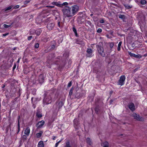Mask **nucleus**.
Wrapping results in <instances>:
<instances>
[{"label": "nucleus", "mask_w": 147, "mask_h": 147, "mask_svg": "<svg viewBox=\"0 0 147 147\" xmlns=\"http://www.w3.org/2000/svg\"><path fill=\"white\" fill-rule=\"evenodd\" d=\"M79 8L77 5H74L71 7L65 6L62 10L63 15L65 17H72L78 11Z\"/></svg>", "instance_id": "obj_1"}, {"label": "nucleus", "mask_w": 147, "mask_h": 147, "mask_svg": "<svg viewBox=\"0 0 147 147\" xmlns=\"http://www.w3.org/2000/svg\"><path fill=\"white\" fill-rule=\"evenodd\" d=\"M53 95V94H51V95H46L45 94L44 95V98L43 99V104L44 105L49 104L51 102L52 97Z\"/></svg>", "instance_id": "obj_2"}, {"label": "nucleus", "mask_w": 147, "mask_h": 147, "mask_svg": "<svg viewBox=\"0 0 147 147\" xmlns=\"http://www.w3.org/2000/svg\"><path fill=\"white\" fill-rule=\"evenodd\" d=\"M125 76H121L118 82V85L122 86L124 84V81L125 79Z\"/></svg>", "instance_id": "obj_3"}, {"label": "nucleus", "mask_w": 147, "mask_h": 147, "mask_svg": "<svg viewBox=\"0 0 147 147\" xmlns=\"http://www.w3.org/2000/svg\"><path fill=\"white\" fill-rule=\"evenodd\" d=\"M132 116L134 118L138 121H142V117H140L139 115L135 113H133L132 114Z\"/></svg>", "instance_id": "obj_4"}, {"label": "nucleus", "mask_w": 147, "mask_h": 147, "mask_svg": "<svg viewBox=\"0 0 147 147\" xmlns=\"http://www.w3.org/2000/svg\"><path fill=\"white\" fill-rule=\"evenodd\" d=\"M30 131V129L28 127L27 128L24 130V134L25 135H24L23 136V138L24 139H26L27 136H29Z\"/></svg>", "instance_id": "obj_5"}, {"label": "nucleus", "mask_w": 147, "mask_h": 147, "mask_svg": "<svg viewBox=\"0 0 147 147\" xmlns=\"http://www.w3.org/2000/svg\"><path fill=\"white\" fill-rule=\"evenodd\" d=\"M97 50L99 53L103 57L105 56V53L103 52V49L102 47L98 46Z\"/></svg>", "instance_id": "obj_6"}, {"label": "nucleus", "mask_w": 147, "mask_h": 147, "mask_svg": "<svg viewBox=\"0 0 147 147\" xmlns=\"http://www.w3.org/2000/svg\"><path fill=\"white\" fill-rule=\"evenodd\" d=\"M7 24H1L0 27L1 28H7L10 27L12 24L13 23H9L8 22L7 23Z\"/></svg>", "instance_id": "obj_7"}, {"label": "nucleus", "mask_w": 147, "mask_h": 147, "mask_svg": "<svg viewBox=\"0 0 147 147\" xmlns=\"http://www.w3.org/2000/svg\"><path fill=\"white\" fill-rule=\"evenodd\" d=\"M86 52L87 53L86 55L88 57H91L93 52V51L90 49H88Z\"/></svg>", "instance_id": "obj_8"}, {"label": "nucleus", "mask_w": 147, "mask_h": 147, "mask_svg": "<svg viewBox=\"0 0 147 147\" xmlns=\"http://www.w3.org/2000/svg\"><path fill=\"white\" fill-rule=\"evenodd\" d=\"M54 26V24L52 22H49L47 25V28L49 30H51Z\"/></svg>", "instance_id": "obj_9"}, {"label": "nucleus", "mask_w": 147, "mask_h": 147, "mask_svg": "<svg viewBox=\"0 0 147 147\" xmlns=\"http://www.w3.org/2000/svg\"><path fill=\"white\" fill-rule=\"evenodd\" d=\"M129 108L132 111H134L135 110V105L134 103H131L128 105Z\"/></svg>", "instance_id": "obj_10"}, {"label": "nucleus", "mask_w": 147, "mask_h": 147, "mask_svg": "<svg viewBox=\"0 0 147 147\" xmlns=\"http://www.w3.org/2000/svg\"><path fill=\"white\" fill-rule=\"evenodd\" d=\"M45 123V121H41L38 122L37 125V126L38 128H40L42 127V126Z\"/></svg>", "instance_id": "obj_11"}, {"label": "nucleus", "mask_w": 147, "mask_h": 147, "mask_svg": "<svg viewBox=\"0 0 147 147\" xmlns=\"http://www.w3.org/2000/svg\"><path fill=\"white\" fill-rule=\"evenodd\" d=\"M56 105L57 106V109H59L63 106V103L61 102H57L56 103Z\"/></svg>", "instance_id": "obj_12"}, {"label": "nucleus", "mask_w": 147, "mask_h": 147, "mask_svg": "<svg viewBox=\"0 0 147 147\" xmlns=\"http://www.w3.org/2000/svg\"><path fill=\"white\" fill-rule=\"evenodd\" d=\"M53 14L55 16L56 15V16H55V19H57L59 17V12L57 11H56V10L54 11V12H53Z\"/></svg>", "instance_id": "obj_13"}, {"label": "nucleus", "mask_w": 147, "mask_h": 147, "mask_svg": "<svg viewBox=\"0 0 147 147\" xmlns=\"http://www.w3.org/2000/svg\"><path fill=\"white\" fill-rule=\"evenodd\" d=\"M103 147H109V143L107 142L103 143L102 144Z\"/></svg>", "instance_id": "obj_14"}, {"label": "nucleus", "mask_w": 147, "mask_h": 147, "mask_svg": "<svg viewBox=\"0 0 147 147\" xmlns=\"http://www.w3.org/2000/svg\"><path fill=\"white\" fill-rule=\"evenodd\" d=\"M43 81V78L42 75H40L39 78L38 82L40 83H42Z\"/></svg>", "instance_id": "obj_15"}, {"label": "nucleus", "mask_w": 147, "mask_h": 147, "mask_svg": "<svg viewBox=\"0 0 147 147\" xmlns=\"http://www.w3.org/2000/svg\"><path fill=\"white\" fill-rule=\"evenodd\" d=\"M38 147H44V143L42 141H40L38 142Z\"/></svg>", "instance_id": "obj_16"}, {"label": "nucleus", "mask_w": 147, "mask_h": 147, "mask_svg": "<svg viewBox=\"0 0 147 147\" xmlns=\"http://www.w3.org/2000/svg\"><path fill=\"white\" fill-rule=\"evenodd\" d=\"M129 54L131 57H135L138 58L139 57L138 55H136L134 53H131V52L129 53Z\"/></svg>", "instance_id": "obj_17"}, {"label": "nucleus", "mask_w": 147, "mask_h": 147, "mask_svg": "<svg viewBox=\"0 0 147 147\" xmlns=\"http://www.w3.org/2000/svg\"><path fill=\"white\" fill-rule=\"evenodd\" d=\"M42 133V132L41 131H40L38 133H37L36 134V137L37 138H40L41 136Z\"/></svg>", "instance_id": "obj_18"}, {"label": "nucleus", "mask_w": 147, "mask_h": 147, "mask_svg": "<svg viewBox=\"0 0 147 147\" xmlns=\"http://www.w3.org/2000/svg\"><path fill=\"white\" fill-rule=\"evenodd\" d=\"M86 141L87 143L89 145H91L92 143L90 139L89 138H87L86 139Z\"/></svg>", "instance_id": "obj_19"}, {"label": "nucleus", "mask_w": 147, "mask_h": 147, "mask_svg": "<svg viewBox=\"0 0 147 147\" xmlns=\"http://www.w3.org/2000/svg\"><path fill=\"white\" fill-rule=\"evenodd\" d=\"M73 32H74L75 35L76 36H77L78 35V34L76 29L74 27H73Z\"/></svg>", "instance_id": "obj_20"}, {"label": "nucleus", "mask_w": 147, "mask_h": 147, "mask_svg": "<svg viewBox=\"0 0 147 147\" xmlns=\"http://www.w3.org/2000/svg\"><path fill=\"white\" fill-rule=\"evenodd\" d=\"M119 17L121 19H122L123 20L125 18V16L124 15L120 14L119 15Z\"/></svg>", "instance_id": "obj_21"}, {"label": "nucleus", "mask_w": 147, "mask_h": 147, "mask_svg": "<svg viewBox=\"0 0 147 147\" xmlns=\"http://www.w3.org/2000/svg\"><path fill=\"white\" fill-rule=\"evenodd\" d=\"M140 3L144 5L146 3V1L145 0H141Z\"/></svg>", "instance_id": "obj_22"}, {"label": "nucleus", "mask_w": 147, "mask_h": 147, "mask_svg": "<svg viewBox=\"0 0 147 147\" xmlns=\"http://www.w3.org/2000/svg\"><path fill=\"white\" fill-rule=\"evenodd\" d=\"M13 6L12 5H11L9 6V7H7L5 9V11H7L8 10H10L11 9V8Z\"/></svg>", "instance_id": "obj_23"}, {"label": "nucleus", "mask_w": 147, "mask_h": 147, "mask_svg": "<svg viewBox=\"0 0 147 147\" xmlns=\"http://www.w3.org/2000/svg\"><path fill=\"white\" fill-rule=\"evenodd\" d=\"M114 45V44L113 42L110 43L109 46L111 48L113 47Z\"/></svg>", "instance_id": "obj_24"}, {"label": "nucleus", "mask_w": 147, "mask_h": 147, "mask_svg": "<svg viewBox=\"0 0 147 147\" xmlns=\"http://www.w3.org/2000/svg\"><path fill=\"white\" fill-rule=\"evenodd\" d=\"M36 115L38 117H41L42 116V114L40 113H37Z\"/></svg>", "instance_id": "obj_25"}, {"label": "nucleus", "mask_w": 147, "mask_h": 147, "mask_svg": "<svg viewBox=\"0 0 147 147\" xmlns=\"http://www.w3.org/2000/svg\"><path fill=\"white\" fill-rule=\"evenodd\" d=\"M39 46V44L38 43H36L35 44L34 47L35 48H37Z\"/></svg>", "instance_id": "obj_26"}, {"label": "nucleus", "mask_w": 147, "mask_h": 147, "mask_svg": "<svg viewBox=\"0 0 147 147\" xmlns=\"http://www.w3.org/2000/svg\"><path fill=\"white\" fill-rule=\"evenodd\" d=\"M30 0H26L24 2V4H26L30 2Z\"/></svg>", "instance_id": "obj_27"}, {"label": "nucleus", "mask_w": 147, "mask_h": 147, "mask_svg": "<svg viewBox=\"0 0 147 147\" xmlns=\"http://www.w3.org/2000/svg\"><path fill=\"white\" fill-rule=\"evenodd\" d=\"M52 4L57 6H58L59 5V4L57 2H53L52 3Z\"/></svg>", "instance_id": "obj_28"}, {"label": "nucleus", "mask_w": 147, "mask_h": 147, "mask_svg": "<svg viewBox=\"0 0 147 147\" xmlns=\"http://www.w3.org/2000/svg\"><path fill=\"white\" fill-rule=\"evenodd\" d=\"M72 92H73V88H71L69 91V95H71L72 94Z\"/></svg>", "instance_id": "obj_29"}, {"label": "nucleus", "mask_w": 147, "mask_h": 147, "mask_svg": "<svg viewBox=\"0 0 147 147\" xmlns=\"http://www.w3.org/2000/svg\"><path fill=\"white\" fill-rule=\"evenodd\" d=\"M101 32L102 29L100 28H98L97 31V32L98 33H100Z\"/></svg>", "instance_id": "obj_30"}, {"label": "nucleus", "mask_w": 147, "mask_h": 147, "mask_svg": "<svg viewBox=\"0 0 147 147\" xmlns=\"http://www.w3.org/2000/svg\"><path fill=\"white\" fill-rule=\"evenodd\" d=\"M19 7V6L18 5H16L14 7L13 9H16L18 8Z\"/></svg>", "instance_id": "obj_31"}, {"label": "nucleus", "mask_w": 147, "mask_h": 147, "mask_svg": "<svg viewBox=\"0 0 147 147\" xmlns=\"http://www.w3.org/2000/svg\"><path fill=\"white\" fill-rule=\"evenodd\" d=\"M66 147H71V146L69 145V142H67L66 144Z\"/></svg>", "instance_id": "obj_32"}, {"label": "nucleus", "mask_w": 147, "mask_h": 147, "mask_svg": "<svg viewBox=\"0 0 147 147\" xmlns=\"http://www.w3.org/2000/svg\"><path fill=\"white\" fill-rule=\"evenodd\" d=\"M36 32L37 35H39L41 31L40 30H39L37 31Z\"/></svg>", "instance_id": "obj_33"}, {"label": "nucleus", "mask_w": 147, "mask_h": 147, "mask_svg": "<svg viewBox=\"0 0 147 147\" xmlns=\"http://www.w3.org/2000/svg\"><path fill=\"white\" fill-rule=\"evenodd\" d=\"M122 42L121 41H120L119 44H118V47H121V44H122Z\"/></svg>", "instance_id": "obj_34"}, {"label": "nucleus", "mask_w": 147, "mask_h": 147, "mask_svg": "<svg viewBox=\"0 0 147 147\" xmlns=\"http://www.w3.org/2000/svg\"><path fill=\"white\" fill-rule=\"evenodd\" d=\"M71 82H70L68 84L67 86L68 87H70L71 86Z\"/></svg>", "instance_id": "obj_35"}, {"label": "nucleus", "mask_w": 147, "mask_h": 147, "mask_svg": "<svg viewBox=\"0 0 147 147\" xmlns=\"http://www.w3.org/2000/svg\"><path fill=\"white\" fill-rule=\"evenodd\" d=\"M67 4H68L66 2H64V3H63V4H62V5H67Z\"/></svg>", "instance_id": "obj_36"}, {"label": "nucleus", "mask_w": 147, "mask_h": 147, "mask_svg": "<svg viewBox=\"0 0 147 147\" xmlns=\"http://www.w3.org/2000/svg\"><path fill=\"white\" fill-rule=\"evenodd\" d=\"M9 34V33H6L5 34H3V36H6L7 35Z\"/></svg>", "instance_id": "obj_37"}, {"label": "nucleus", "mask_w": 147, "mask_h": 147, "mask_svg": "<svg viewBox=\"0 0 147 147\" xmlns=\"http://www.w3.org/2000/svg\"><path fill=\"white\" fill-rule=\"evenodd\" d=\"M32 36H30L29 37H28V40H31V39H32Z\"/></svg>", "instance_id": "obj_38"}, {"label": "nucleus", "mask_w": 147, "mask_h": 147, "mask_svg": "<svg viewBox=\"0 0 147 147\" xmlns=\"http://www.w3.org/2000/svg\"><path fill=\"white\" fill-rule=\"evenodd\" d=\"M104 21L103 20H101L100 21V22L101 23H104Z\"/></svg>", "instance_id": "obj_39"}, {"label": "nucleus", "mask_w": 147, "mask_h": 147, "mask_svg": "<svg viewBox=\"0 0 147 147\" xmlns=\"http://www.w3.org/2000/svg\"><path fill=\"white\" fill-rule=\"evenodd\" d=\"M56 138V137L55 136H53V137L52 139L53 140H54Z\"/></svg>", "instance_id": "obj_40"}, {"label": "nucleus", "mask_w": 147, "mask_h": 147, "mask_svg": "<svg viewBox=\"0 0 147 147\" xmlns=\"http://www.w3.org/2000/svg\"><path fill=\"white\" fill-rule=\"evenodd\" d=\"M58 144H59L57 142L55 144V147H57L58 145Z\"/></svg>", "instance_id": "obj_41"}, {"label": "nucleus", "mask_w": 147, "mask_h": 147, "mask_svg": "<svg viewBox=\"0 0 147 147\" xmlns=\"http://www.w3.org/2000/svg\"><path fill=\"white\" fill-rule=\"evenodd\" d=\"M121 49V47H118L117 50L118 51H119Z\"/></svg>", "instance_id": "obj_42"}, {"label": "nucleus", "mask_w": 147, "mask_h": 147, "mask_svg": "<svg viewBox=\"0 0 147 147\" xmlns=\"http://www.w3.org/2000/svg\"><path fill=\"white\" fill-rule=\"evenodd\" d=\"M16 65H14V66H13V69H15V68H16Z\"/></svg>", "instance_id": "obj_43"}, {"label": "nucleus", "mask_w": 147, "mask_h": 147, "mask_svg": "<svg viewBox=\"0 0 147 147\" xmlns=\"http://www.w3.org/2000/svg\"><path fill=\"white\" fill-rule=\"evenodd\" d=\"M49 7L51 8H53L54 7V6H49Z\"/></svg>", "instance_id": "obj_44"}, {"label": "nucleus", "mask_w": 147, "mask_h": 147, "mask_svg": "<svg viewBox=\"0 0 147 147\" xmlns=\"http://www.w3.org/2000/svg\"><path fill=\"white\" fill-rule=\"evenodd\" d=\"M62 140H59V141L58 142H57L59 144V143H60L61 142V141Z\"/></svg>", "instance_id": "obj_45"}, {"label": "nucleus", "mask_w": 147, "mask_h": 147, "mask_svg": "<svg viewBox=\"0 0 147 147\" xmlns=\"http://www.w3.org/2000/svg\"><path fill=\"white\" fill-rule=\"evenodd\" d=\"M20 59H19H19H18V61H17V62H18V63H19V61H20Z\"/></svg>", "instance_id": "obj_46"}, {"label": "nucleus", "mask_w": 147, "mask_h": 147, "mask_svg": "<svg viewBox=\"0 0 147 147\" xmlns=\"http://www.w3.org/2000/svg\"><path fill=\"white\" fill-rule=\"evenodd\" d=\"M33 97H32V98H31V100H32V102H33Z\"/></svg>", "instance_id": "obj_47"}, {"label": "nucleus", "mask_w": 147, "mask_h": 147, "mask_svg": "<svg viewBox=\"0 0 147 147\" xmlns=\"http://www.w3.org/2000/svg\"><path fill=\"white\" fill-rule=\"evenodd\" d=\"M95 111H96V112H97V109H95Z\"/></svg>", "instance_id": "obj_48"}, {"label": "nucleus", "mask_w": 147, "mask_h": 147, "mask_svg": "<svg viewBox=\"0 0 147 147\" xmlns=\"http://www.w3.org/2000/svg\"><path fill=\"white\" fill-rule=\"evenodd\" d=\"M18 128H19V124H18Z\"/></svg>", "instance_id": "obj_49"}, {"label": "nucleus", "mask_w": 147, "mask_h": 147, "mask_svg": "<svg viewBox=\"0 0 147 147\" xmlns=\"http://www.w3.org/2000/svg\"><path fill=\"white\" fill-rule=\"evenodd\" d=\"M93 15L92 14H91L90 15V16H93Z\"/></svg>", "instance_id": "obj_50"}, {"label": "nucleus", "mask_w": 147, "mask_h": 147, "mask_svg": "<svg viewBox=\"0 0 147 147\" xmlns=\"http://www.w3.org/2000/svg\"><path fill=\"white\" fill-rule=\"evenodd\" d=\"M52 46L54 47H55V46L54 45H53Z\"/></svg>", "instance_id": "obj_51"}, {"label": "nucleus", "mask_w": 147, "mask_h": 147, "mask_svg": "<svg viewBox=\"0 0 147 147\" xmlns=\"http://www.w3.org/2000/svg\"><path fill=\"white\" fill-rule=\"evenodd\" d=\"M130 8V7H128V8Z\"/></svg>", "instance_id": "obj_52"}, {"label": "nucleus", "mask_w": 147, "mask_h": 147, "mask_svg": "<svg viewBox=\"0 0 147 147\" xmlns=\"http://www.w3.org/2000/svg\"><path fill=\"white\" fill-rule=\"evenodd\" d=\"M34 108H35V107L34 106Z\"/></svg>", "instance_id": "obj_53"}]
</instances>
